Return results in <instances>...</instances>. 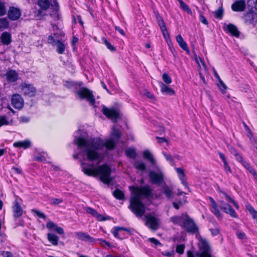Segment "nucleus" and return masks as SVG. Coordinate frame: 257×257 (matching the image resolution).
<instances>
[{
  "instance_id": "7c9ffc66",
  "label": "nucleus",
  "mask_w": 257,
  "mask_h": 257,
  "mask_svg": "<svg viewBox=\"0 0 257 257\" xmlns=\"http://www.w3.org/2000/svg\"><path fill=\"white\" fill-rule=\"evenodd\" d=\"M59 35H62V33L61 32H60L59 34L58 33H55L53 35H51L49 36L48 38V43L52 46H55L57 42V40L59 39V38L58 37Z\"/></svg>"
},
{
  "instance_id": "58836bf2",
  "label": "nucleus",
  "mask_w": 257,
  "mask_h": 257,
  "mask_svg": "<svg viewBox=\"0 0 257 257\" xmlns=\"http://www.w3.org/2000/svg\"><path fill=\"white\" fill-rule=\"evenodd\" d=\"M223 194H224L225 198L226 201L233 204V205L234 206L236 209H239V206L238 204L232 198H231L228 195H227L225 192H223Z\"/></svg>"
},
{
  "instance_id": "1a4fd4ad",
  "label": "nucleus",
  "mask_w": 257,
  "mask_h": 257,
  "mask_svg": "<svg viewBox=\"0 0 257 257\" xmlns=\"http://www.w3.org/2000/svg\"><path fill=\"white\" fill-rule=\"evenodd\" d=\"M234 157L236 160L241 164V165L253 176L254 179L257 181V173L253 168L247 162L244 160L240 154L235 152Z\"/></svg>"
},
{
  "instance_id": "9b49d317",
  "label": "nucleus",
  "mask_w": 257,
  "mask_h": 257,
  "mask_svg": "<svg viewBox=\"0 0 257 257\" xmlns=\"http://www.w3.org/2000/svg\"><path fill=\"white\" fill-rule=\"evenodd\" d=\"M102 112L108 118H111L115 121L118 118L119 113L117 109L114 108H107L103 106L102 109Z\"/></svg>"
},
{
  "instance_id": "b1692460",
  "label": "nucleus",
  "mask_w": 257,
  "mask_h": 257,
  "mask_svg": "<svg viewBox=\"0 0 257 257\" xmlns=\"http://www.w3.org/2000/svg\"><path fill=\"white\" fill-rule=\"evenodd\" d=\"M176 41L179 44L180 47L188 54L189 53V49H188V45L185 41H184L183 37L181 35H179L176 37Z\"/></svg>"
},
{
  "instance_id": "ea45409f",
  "label": "nucleus",
  "mask_w": 257,
  "mask_h": 257,
  "mask_svg": "<svg viewBox=\"0 0 257 257\" xmlns=\"http://www.w3.org/2000/svg\"><path fill=\"white\" fill-rule=\"evenodd\" d=\"M113 196L117 199L122 200L124 198V194L122 191L118 189L115 190L113 192Z\"/></svg>"
},
{
  "instance_id": "ddd939ff",
  "label": "nucleus",
  "mask_w": 257,
  "mask_h": 257,
  "mask_svg": "<svg viewBox=\"0 0 257 257\" xmlns=\"http://www.w3.org/2000/svg\"><path fill=\"white\" fill-rule=\"evenodd\" d=\"M21 88L25 95L31 97L36 94V89L31 84L23 83L21 85Z\"/></svg>"
},
{
  "instance_id": "49530a36",
  "label": "nucleus",
  "mask_w": 257,
  "mask_h": 257,
  "mask_svg": "<svg viewBox=\"0 0 257 257\" xmlns=\"http://www.w3.org/2000/svg\"><path fill=\"white\" fill-rule=\"evenodd\" d=\"M158 23L161 31L167 29L165 24L162 18H160L158 19Z\"/></svg>"
},
{
  "instance_id": "e433bc0d",
  "label": "nucleus",
  "mask_w": 257,
  "mask_h": 257,
  "mask_svg": "<svg viewBox=\"0 0 257 257\" xmlns=\"http://www.w3.org/2000/svg\"><path fill=\"white\" fill-rule=\"evenodd\" d=\"M9 22L6 18L0 19V31H3L9 27Z\"/></svg>"
},
{
  "instance_id": "f8f14e48",
  "label": "nucleus",
  "mask_w": 257,
  "mask_h": 257,
  "mask_svg": "<svg viewBox=\"0 0 257 257\" xmlns=\"http://www.w3.org/2000/svg\"><path fill=\"white\" fill-rule=\"evenodd\" d=\"M11 101L13 106L16 109H20L24 106L23 99L18 94H15L12 96Z\"/></svg>"
},
{
  "instance_id": "2eb2a0df",
  "label": "nucleus",
  "mask_w": 257,
  "mask_h": 257,
  "mask_svg": "<svg viewBox=\"0 0 257 257\" xmlns=\"http://www.w3.org/2000/svg\"><path fill=\"white\" fill-rule=\"evenodd\" d=\"M220 208L226 213L228 214L232 217L237 218L238 216L234 209L229 204L221 201Z\"/></svg>"
},
{
  "instance_id": "338daca9",
  "label": "nucleus",
  "mask_w": 257,
  "mask_h": 257,
  "mask_svg": "<svg viewBox=\"0 0 257 257\" xmlns=\"http://www.w3.org/2000/svg\"><path fill=\"white\" fill-rule=\"evenodd\" d=\"M200 21L202 23H203V24H204L205 25L208 24V22H207V20L206 19V18L204 16H203L202 15H201L200 16Z\"/></svg>"
},
{
  "instance_id": "c756f323",
  "label": "nucleus",
  "mask_w": 257,
  "mask_h": 257,
  "mask_svg": "<svg viewBox=\"0 0 257 257\" xmlns=\"http://www.w3.org/2000/svg\"><path fill=\"white\" fill-rule=\"evenodd\" d=\"M31 142L29 140L24 141H19L14 144V146L17 148H22L24 149H27L31 146Z\"/></svg>"
},
{
  "instance_id": "13d9d810",
  "label": "nucleus",
  "mask_w": 257,
  "mask_h": 257,
  "mask_svg": "<svg viewBox=\"0 0 257 257\" xmlns=\"http://www.w3.org/2000/svg\"><path fill=\"white\" fill-rule=\"evenodd\" d=\"M163 154L164 155V156L165 157V159H166L167 161L170 162V163H173V158L172 157V156L169 155V154H167L165 152H163Z\"/></svg>"
},
{
  "instance_id": "dca6fc26",
  "label": "nucleus",
  "mask_w": 257,
  "mask_h": 257,
  "mask_svg": "<svg viewBox=\"0 0 257 257\" xmlns=\"http://www.w3.org/2000/svg\"><path fill=\"white\" fill-rule=\"evenodd\" d=\"M84 210L89 214L92 215L93 217H95L97 220L99 221H105L109 219V217H105L103 215L98 213L96 210L91 207H85Z\"/></svg>"
},
{
  "instance_id": "4be33fe9",
  "label": "nucleus",
  "mask_w": 257,
  "mask_h": 257,
  "mask_svg": "<svg viewBox=\"0 0 257 257\" xmlns=\"http://www.w3.org/2000/svg\"><path fill=\"white\" fill-rule=\"evenodd\" d=\"M46 226L48 229L55 231L59 234H64L63 229L52 221L48 222L47 223Z\"/></svg>"
},
{
  "instance_id": "9d476101",
  "label": "nucleus",
  "mask_w": 257,
  "mask_h": 257,
  "mask_svg": "<svg viewBox=\"0 0 257 257\" xmlns=\"http://www.w3.org/2000/svg\"><path fill=\"white\" fill-rule=\"evenodd\" d=\"M50 3H52V6L54 7V15H56L57 18H58L57 14L58 4L56 2V0H38L39 6L42 9L45 10L48 9L49 8Z\"/></svg>"
},
{
  "instance_id": "20e7f679",
  "label": "nucleus",
  "mask_w": 257,
  "mask_h": 257,
  "mask_svg": "<svg viewBox=\"0 0 257 257\" xmlns=\"http://www.w3.org/2000/svg\"><path fill=\"white\" fill-rule=\"evenodd\" d=\"M74 93L76 97L80 100L86 99L89 103L93 105L95 100L93 95L92 91L85 87H80L75 90Z\"/></svg>"
},
{
  "instance_id": "f3484780",
  "label": "nucleus",
  "mask_w": 257,
  "mask_h": 257,
  "mask_svg": "<svg viewBox=\"0 0 257 257\" xmlns=\"http://www.w3.org/2000/svg\"><path fill=\"white\" fill-rule=\"evenodd\" d=\"M8 16L12 20H17L21 16L20 10L15 7H11L8 11Z\"/></svg>"
},
{
  "instance_id": "5701e85b",
  "label": "nucleus",
  "mask_w": 257,
  "mask_h": 257,
  "mask_svg": "<svg viewBox=\"0 0 257 257\" xmlns=\"http://www.w3.org/2000/svg\"><path fill=\"white\" fill-rule=\"evenodd\" d=\"M162 192L168 199H172L174 198L173 189L168 185L165 184L162 186Z\"/></svg>"
},
{
  "instance_id": "c03bdc74",
  "label": "nucleus",
  "mask_w": 257,
  "mask_h": 257,
  "mask_svg": "<svg viewBox=\"0 0 257 257\" xmlns=\"http://www.w3.org/2000/svg\"><path fill=\"white\" fill-rule=\"evenodd\" d=\"M247 4L251 9L254 8L257 10V0H248Z\"/></svg>"
},
{
  "instance_id": "6e6d98bb",
  "label": "nucleus",
  "mask_w": 257,
  "mask_h": 257,
  "mask_svg": "<svg viewBox=\"0 0 257 257\" xmlns=\"http://www.w3.org/2000/svg\"><path fill=\"white\" fill-rule=\"evenodd\" d=\"M62 202V200L59 198H53L51 200V203L53 205H57Z\"/></svg>"
},
{
  "instance_id": "052dcab7",
  "label": "nucleus",
  "mask_w": 257,
  "mask_h": 257,
  "mask_svg": "<svg viewBox=\"0 0 257 257\" xmlns=\"http://www.w3.org/2000/svg\"><path fill=\"white\" fill-rule=\"evenodd\" d=\"M1 254L3 257H13L12 253L9 251H3L1 252Z\"/></svg>"
},
{
  "instance_id": "de8ad7c7",
  "label": "nucleus",
  "mask_w": 257,
  "mask_h": 257,
  "mask_svg": "<svg viewBox=\"0 0 257 257\" xmlns=\"http://www.w3.org/2000/svg\"><path fill=\"white\" fill-rule=\"evenodd\" d=\"M9 122L7 119V117L4 115L0 116V127L3 125H7Z\"/></svg>"
},
{
  "instance_id": "680f3d73",
  "label": "nucleus",
  "mask_w": 257,
  "mask_h": 257,
  "mask_svg": "<svg viewBox=\"0 0 257 257\" xmlns=\"http://www.w3.org/2000/svg\"><path fill=\"white\" fill-rule=\"evenodd\" d=\"M34 159L40 162H43L45 160V157L41 155H40L39 156H35L34 157Z\"/></svg>"
},
{
  "instance_id": "37998d69",
  "label": "nucleus",
  "mask_w": 257,
  "mask_h": 257,
  "mask_svg": "<svg viewBox=\"0 0 257 257\" xmlns=\"http://www.w3.org/2000/svg\"><path fill=\"white\" fill-rule=\"evenodd\" d=\"M32 212L36 215H37V216H38L39 218H43L44 219H46V215L44 214V213H43V212L37 210V209H33L32 210Z\"/></svg>"
},
{
  "instance_id": "c9c22d12",
  "label": "nucleus",
  "mask_w": 257,
  "mask_h": 257,
  "mask_svg": "<svg viewBox=\"0 0 257 257\" xmlns=\"http://www.w3.org/2000/svg\"><path fill=\"white\" fill-rule=\"evenodd\" d=\"M125 155L131 159H135L137 157L136 149L134 148H128L125 151Z\"/></svg>"
},
{
  "instance_id": "f03ea898",
  "label": "nucleus",
  "mask_w": 257,
  "mask_h": 257,
  "mask_svg": "<svg viewBox=\"0 0 257 257\" xmlns=\"http://www.w3.org/2000/svg\"><path fill=\"white\" fill-rule=\"evenodd\" d=\"M132 192L130 199V209L138 217H142L145 213V206L142 202L144 198H149L152 195V189L148 185L142 187L131 186Z\"/></svg>"
},
{
  "instance_id": "423d86ee",
  "label": "nucleus",
  "mask_w": 257,
  "mask_h": 257,
  "mask_svg": "<svg viewBox=\"0 0 257 257\" xmlns=\"http://www.w3.org/2000/svg\"><path fill=\"white\" fill-rule=\"evenodd\" d=\"M120 137V133L118 129H116L113 127L111 133V138L104 142V147H105L107 150H112L115 146L116 141H118Z\"/></svg>"
},
{
  "instance_id": "a211bd4d",
  "label": "nucleus",
  "mask_w": 257,
  "mask_h": 257,
  "mask_svg": "<svg viewBox=\"0 0 257 257\" xmlns=\"http://www.w3.org/2000/svg\"><path fill=\"white\" fill-rule=\"evenodd\" d=\"M14 204L13 206V216L15 218H18L22 215L23 211L17 200H15Z\"/></svg>"
},
{
  "instance_id": "6ab92c4d",
  "label": "nucleus",
  "mask_w": 257,
  "mask_h": 257,
  "mask_svg": "<svg viewBox=\"0 0 257 257\" xmlns=\"http://www.w3.org/2000/svg\"><path fill=\"white\" fill-rule=\"evenodd\" d=\"M245 8V2L244 0L237 1L231 6V9L235 12L243 11Z\"/></svg>"
},
{
  "instance_id": "f704fd0d",
  "label": "nucleus",
  "mask_w": 257,
  "mask_h": 257,
  "mask_svg": "<svg viewBox=\"0 0 257 257\" xmlns=\"http://www.w3.org/2000/svg\"><path fill=\"white\" fill-rule=\"evenodd\" d=\"M134 166L136 169L142 172H144L146 170V165L142 161H135Z\"/></svg>"
},
{
  "instance_id": "79ce46f5",
  "label": "nucleus",
  "mask_w": 257,
  "mask_h": 257,
  "mask_svg": "<svg viewBox=\"0 0 257 257\" xmlns=\"http://www.w3.org/2000/svg\"><path fill=\"white\" fill-rule=\"evenodd\" d=\"M102 40L104 44L110 51L113 52L115 51V48L105 38H103Z\"/></svg>"
},
{
  "instance_id": "412c9836",
  "label": "nucleus",
  "mask_w": 257,
  "mask_h": 257,
  "mask_svg": "<svg viewBox=\"0 0 257 257\" xmlns=\"http://www.w3.org/2000/svg\"><path fill=\"white\" fill-rule=\"evenodd\" d=\"M159 86L161 89V92L165 95H172L175 94V91L168 86L164 84L163 82H159Z\"/></svg>"
},
{
  "instance_id": "6e6552de",
  "label": "nucleus",
  "mask_w": 257,
  "mask_h": 257,
  "mask_svg": "<svg viewBox=\"0 0 257 257\" xmlns=\"http://www.w3.org/2000/svg\"><path fill=\"white\" fill-rule=\"evenodd\" d=\"M146 225L151 230H157L160 225V220L152 214H147L145 216Z\"/></svg>"
},
{
  "instance_id": "603ef678",
  "label": "nucleus",
  "mask_w": 257,
  "mask_h": 257,
  "mask_svg": "<svg viewBox=\"0 0 257 257\" xmlns=\"http://www.w3.org/2000/svg\"><path fill=\"white\" fill-rule=\"evenodd\" d=\"M209 230L211 233V235L213 236L218 235L220 233V229L218 227L209 228Z\"/></svg>"
},
{
  "instance_id": "473e14b6",
  "label": "nucleus",
  "mask_w": 257,
  "mask_h": 257,
  "mask_svg": "<svg viewBox=\"0 0 257 257\" xmlns=\"http://www.w3.org/2000/svg\"><path fill=\"white\" fill-rule=\"evenodd\" d=\"M55 45L57 47L56 51L59 54H62L64 53L66 45L63 42L57 39Z\"/></svg>"
},
{
  "instance_id": "72a5a7b5",
  "label": "nucleus",
  "mask_w": 257,
  "mask_h": 257,
  "mask_svg": "<svg viewBox=\"0 0 257 257\" xmlns=\"http://www.w3.org/2000/svg\"><path fill=\"white\" fill-rule=\"evenodd\" d=\"M47 239L54 245H57L58 243L59 237L54 233H48Z\"/></svg>"
},
{
  "instance_id": "a19ab883",
  "label": "nucleus",
  "mask_w": 257,
  "mask_h": 257,
  "mask_svg": "<svg viewBox=\"0 0 257 257\" xmlns=\"http://www.w3.org/2000/svg\"><path fill=\"white\" fill-rule=\"evenodd\" d=\"M162 79L165 83L168 84L171 83L172 82L171 77L167 73L163 74Z\"/></svg>"
},
{
  "instance_id": "c85d7f7f",
  "label": "nucleus",
  "mask_w": 257,
  "mask_h": 257,
  "mask_svg": "<svg viewBox=\"0 0 257 257\" xmlns=\"http://www.w3.org/2000/svg\"><path fill=\"white\" fill-rule=\"evenodd\" d=\"M218 154H219V156L220 159L223 161V163L224 164V169L225 171L226 172V173L227 174H228V173L231 174L232 173V170L230 168V167H229V166L226 161V158H225L224 155L221 152H219Z\"/></svg>"
},
{
  "instance_id": "bb28decb",
  "label": "nucleus",
  "mask_w": 257,
  "mask_h": 257,
  "mask_svg": "<svg viewBox=\"0 0 257 257\" xmlns=\"http://www.w3.org/2000/svg\"><path fill=\"white\" fill-rule=\"evenodd\" d=\"M225 30L232 36L235 37H238L239 36V32L238 31L237 27L233 24H229L226 25Z\"/></svg>"
},
{
  "instance_id": "f257e3e1",
  "label": "nucleus",
  "mask_w": 257,
  "mask_h": 257,
  "mask_svg": "<svg viewBox=\"0 0 257 257\" xmlns=\"http://www.w3.org/2000/svg\"><path fill=\"white\" fill-rule=\"evenodd\" d=\"M74 142L80 151L73 157L75 159H78L79 157L83 159V161H81V167L83 173L89 176H99L102 182L109 184L110 168L106 164L99 165L103 158L101 150L104 144L102 140L99 138L86 139L77 137L75 138Z\"/></svg>"
},
{
  "instance_id": "0eeeda50",
  "label": "nucleus",
  "mask_w": 257,
  "mask_h": 257,
  "mask_svg": "<svg viewBox=\"0 0 257 257\" xmlns=\"http://www.w3.org/2000/svg\"><path fill=\"white\" fill-rule=\"evenodd\" d=\"M151 182L154 184L161 185L164 182V176L163 172L158 170L157 171H151L149 173Z\"/></svg>"
},
{
  "instance_id": "7ed1b4c3",
  "label": "nucleus",
  "mask_w": 257,
  "mask_h": 257,
  "mask_svg": "<svg viewBox=\"0 0 257 257\" xmlns=\"http://www.w3.org/2000/svg\"><path fill=\"white\" fill-rule=\"evenodd\" d=\"M170 221L174 224L185 229L188 232L195 233L198 231V228L194 222L186 213L173 216L170 218Z\"/></svg>"
},
{
  "instance_id": "4c0bfd02",
  "label": "nucleus",
  "mask_w": 257,
  "mask_h": 257,
  "mask_svg": "<svg viewBox=\"0 0 257 257\" xmlns=\"http://www.w3.org/2000/svg\"><path fill=\"white\" fill-rule=\"evenodd\" d=\"M179 4L180 8L184 11H185L188 14H192V11L184 2L181 0H179Z\"/></svg>"
},
{
  "instance_id": "cd10ccee",
  "label": "nucleus",
  "mask_w": 257,
  "mask_h": 257,
  "mask_svg": "<svg viewBox=\"0 0 257 257\" xmlns=\"http://www.w3.org/2000/svg\"><path fill=\"white\" fill-rule=\"evenodd\" d=\"M143 157L145 159L149 161L152 165H155L156 160L153 155L149 150H146L143 152Z\"/></svg>"
},
{
  "instance_id": "3c124183",
  "label": "nucleus",
  "mask_w": 257,
  "mask_h": 257,
  "mask_svg": "<svg viewBox=\"0 0 257 257\" xmlns=\"http://www.w3.org/2000/svg\"><path fill=\"white\" fill-rule=\"evenodd\" d=\"M218 86L222 91H225V90L226 89V85L223 83V82L220 79V78H219Z\"/></svg>"
},
{
  "instance_id": "5fc2aeb1",
  "label": "nucleus",
  "mask_w": 257,
  "mask_h": 257,
  "mask_svg": "<svg viewBox=\"0 0 257 257\" xmlns=\"http://www.w3.org/2000/svg\"><path fill=\"white\" fill-rule=\"evenodd\" d=\"M223 11L221 9H218L215 12V16L216 18L221 19L222 17Z\"/></svg>"
},
{
  "instance_id": "39448f33",
  "label": "nucleus",
  "mask_w": 257,
  "mask_h": 257,
  "mask_svg": "<svg viewBox=\"0 0 257 257\" xmlns=\"http://www.w3.org/2000/svg\"><path fill=\"white\" fill-rule=\"evenodd\" d=\"M198 246L199 250L196 253V257H212L211 248L205 238L200 237Z\"/></svg>"
},
{
  "instance_id": "774afa93",
  "label": "nucleus",
  "mask_w": 257,
  "mask_h": 257,
  "mask_svg": "<svg viewBox=\"0 0 257 257\" xmlns=\"http://www.w3.org/2000/svg\"><path fill=\"white\" fill-rule=\"evenodd\" d=\"M246 208L248 210V211L250 213L252 212L253 211H255L254 208L250 205H247Z\"/></svg>"
},
{
  "instance_id": "aec40b11",
  "label": "nucleus",
  "mask_w": 257,
  "mask_h": 257,
  "mask_svg": "<svg viewBox=\"0 0 257 257\" xmlns=\"http://www.w3.org/2000/svg\"><path fill=\"white\" fill-rule=\"evenodd\" d=\"M210 202V210L218 218L221 217L220 211L218 209V205L213 198L211 197H209Z\"/></svg>"
},
{
  "instance_id": "09e8293b",
  "label": "nucleus",
  "mask_w": 257,
  "mask_h": 257,
  "mask_svg": "<svg viewBox=\"0 0 257 257\" xmlns=\"http://www.w3.org/2000/svg\"><path fill=\"white\" fill-rule=\"evenodd\" d=\"M178 177H179V178L180 179V180H181L182 184L184 186L187 187V188H189V187L188 186V185H187V183L185 181V174H182L181 175H179Z\"/></svg>"
},
{
  "instance_id": "a878e982",
  "label": "nucleus",
  "mask_w": 257,
  "mask_h": 257,
  "mask_svg": "<svg viewBox=\"0 0 257 257\" xmlns=\"http://www.w3.org/2000/svg\"><path fill=\"white\" fill-rule=\"evenodd\" d=\"M1 40L3 45H8L11 43L12 41L11 35L9 33L5 32L2 34L1 36Z\"/></svg>"
},
{
  "instance_id": "69168bd1",
  "label": "nucleus",
  "mask_w": 257,
  "mask_h": 257,
  "mask_svg": "<svg viewBox=\"0 0 257 257\" xmlns=\"http://www.w3.org/2000/svg\"><path fill=\"white\" fill-rule=\"evenodd\" d=\"M98 240L100 241V243L102 245H104V244H105V245H107L108 246H110L109 242H108V241H107L105 240H103L102 239H98Z\"/></svg>"
},
{
  "instance_id": "e2e57ef3",
  "label": "nucleus",
  "mask_w": 257,
  "mask_h": 257,
  "mask_svg": "<svg viewBox=\"0 0 257 257\" xmlns=\"http://www.w3.org/2000/svg\"><path fill=\"white\" fill-rule=\"evenodd\" d=\"M163 35L165 38V39L167 40L168 39L170 38L168 32H167V30L165 29L162 31Z\"/></svg>"
},
{
  "instance_id": "a18cd8bd",
  "label": "nucleus",
  "mask_w": 257,
  "mask_h": 257,
  "mask_svg": "<svg viewBox=\"0 0 257 257\" xmlns=\"http://www.w3.org/2000/svg\"><path fill=\"white\" fill-rule=\"evenodd\" d=\"M185 247V245L183 244L177 245L176 249V252L180 254H183L184 253Z\"/></svg>"
},
{
  "instance_id": "2f4dec72",
  "label": "nucleus",
  "mask_w": 257,
  "mask_h": 257,
  "mask_svg": "<svg viewBox=\"0 0 257 257\" xmlns=\"http://www.w3.org/2000/svg\"><path fill=\"white\" fill-rule=\"evenodd\" d=\"M7 79L10 82H15L18 79V74L14 70H10L6 74Z\"/></svg>"
},
{
  "instance_id": "8fccbe9b",
  "label": "nucleus",
  "mask_w": 257,
  "mask_h": 257,
  "mask_svg": "<svg viewBox=\"0 0 257 257\" xmlns=\"http://www.w3.org/2000/svg\"><path fill=\"white\" fill-rule=\"evenodd\" d=\"M162 253L163 255L167 257H174L175 255V251L174 250L165 251Z\"/></svg>"
},
{
  "instance_id": "864d4df0",
  "label": "nucleus",
  "mask_w": 257,
  "mask_h": 257,
  "mask_svg": "<svg viewBox=\"0 0 257 257\" xmlns=\"http://www.w3.org/2000/svg\"><path fill=\"white\" fill-rule=\"evenodd\" d=\"M6 13V9L5 5L3 3H0V16H3Z\"/></svg>"
},
{
  "instance_id": "bf43d9fd",
  "label": "nucleus",
  "mask_w": 257,
  "mask_h": 257,
  "mask_svg": "<svg viewBox=\"0 0 257 257\" xmlns=\"http://www.w3.org/2000/svg\"><path fill=\"white\" fill-rule=\"evenodd\" d=\"M151 243L154 244L156 246L157 245H161V243L160 242V241L157 240V239L155 238H150L148 239Z\"/></svg>"
},
{
  "instance_id": "4d7b16f0",
  "label": "nucleus",
  "mask_w": 257,
  "mask_h": 257,
  "mask_svg": "<svg viewBox=\"0 0 257 257\" xmlns=\"http://www.w3.org/2000/svg\"><path fill=\"white\" fill-rule=\"evenodd\" d=\"M244 126H245V127L246 128V130L247 132V136L248 138H249V140H250L251 139H252L254 137L253 134H252V132L251 131V130L248 128V127L245 124H244Z\"/></svg>"
},
{
  "instance_id": "4468645a",
  "label": "nucleus",
  "mask_w": 257,
  "mask_h": 257,
  "mask_svg": "<svg viewBox=\"0 0 257 257\" xmlns=\"http://www.w3.org/2000/svg\"><path fill=\"white\" fill-rule=\"evenodd\" d=\"M75 237L79 240L84 241H88L90 242H93L96 241L95 239L90 236L87 233L77 231L74 233Z\"/></svg>"
},
{
  "instance_id": "0e129e2a",
  "label": "nucleus",
  "mask_w": 257,
  "mask_h": 257,
  "mask_svg": "<svg viewBox=\"0 0 257 257\" xmlns=\"http://www.w3.org/2000/svg\"><path fill=\"white\" fill-rule=\"evenodd\" d=\"M237 235L239 239H243L245 237V234L243 232H238Z\"/></svg>"
},
{
  "instance_id": "393cba45",
  "label": "nucleus",
  "mask_w": 257,
  "mask_h": 257,
  "mask_svg": "<svg viewBox=\"0 0 257 257\" xmlns=\"http://www.w3.org/2000/svg\"><path fill=\"white\" fill-rule=\"evenodd\" d=\"M121 231H126L128 232H131V229L123 227L114 226L112 228L111 232L115 237L121 238L119 235V232Z\"/></svg>"
}]
</instances>
